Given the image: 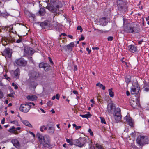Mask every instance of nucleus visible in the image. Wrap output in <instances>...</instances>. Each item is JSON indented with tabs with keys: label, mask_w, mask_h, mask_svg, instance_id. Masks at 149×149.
<instances>
[{
	"label": "nucleus",
	"mask_w": 149,
	"mask_h": 149,
	"mask_svg": "<svg viewBox=\"0 0 149 149\" xmlns=\"http://www.w3.org/2000/svg\"><path fill=\"white\" fill-rule=\"evenodd\" d=\"M45 1L48 4L46 8L52 12L55 13L53 17L54 18L57 14L59 8L62 7L61 2L58 0H45Z\"/></svg>",
	"instance_id": "1"
},
{
	"label": "nucleus",
	"mask_w": 149,
	"mask_h": 149,
	"mask_svg": "<svg viewBox=\"0 0 149 149\" xmlns=\"http://www.w3.org/2000/svg\"><path fill=\"white\" fill-rule=\"evenodd\" d=\"M107 111L111 114H113L116 123L119 122L121 119V110L119 108H116L115 104L113 103L109 104L107 107Z\"/></svg>",
	"instance_id": "2"
},
{
	"label": "nucleus",
	"mask_w": 149,
	"mask_h": 149,
	"mask_svg": "<svg viewBox=\"0 0 149 149\" xmlns=\"http://www.w3.org/2000/svg\"><path fill=\"white\" fill-rule=\"evenodd\" d=\"M40 144H42L45 147H49L51 146L50 140L49 136L47 135L42 136L40 134H37Z\"/></svg>",
	"instance_id": "3"
},
{
	"label": "nucleus",
	"mask_w": 149,
	"mask_h": 149,
	"mask_svg": "<svg viewBox=\"0 0 149 149\" xmlns=\"http://www.w3.org/2000/svg\"><path fill=\"white\" fill-rule=\"evenodd\" d=\"M124 29L126 32L132 33H137L140 30L139 26L136 24H128L127 26H124Z\"/></svg>",
	"instance_id": "4"
},
{
	"label": "nucleus",
	"mask_w": 149,
	"mask_h": 149,
	"mask_svg": "<svg viewBox=\"0 0 149 149\" xmlns=\"http://www.w3.org/2000/svg\"><path fill=\"white\" fill-rule=\"evenodd\" d=\"M140 88L139 85L136 82L133 83L132 86L131 88V93L132 94L136 95L137 97H139V92Z\"/></svg>",
	"instance_id": "5"
},
{
	"label": "nucleus",
	"mask_w": 149,
	"mask_h": 149,
	"mask_svg": "<svg viewBox=\"0 0 149 149\" xmlns=\"http://www.w3.org/2000/svg\"><path fill=\"white\" fill-rule=\"evenodd\" d=\"M15 65L20 67H24L27 64V61L23 58L16 59L14 62Z\"/></svg>",
	"instance_id": "6"
},
{
	"label": "nucleus",
	"mask_w": 149,
	"mask_h": 149,
	"mask_svg": "<svg viewBox=\"0 0 149 149\" xmlns=\"http://www.w3.org/2000/svg\"><path fill=\"white\" fill-rule=\"evenodd\" d=\"M87 141L85 138H81L77 139H76L74 141L75 145L79 147H82L86 143Z\"/></svg>",
	"instance_id": "7"
},
{
	"label": "nucleus",
	"mask_w": 149,
	"mask_h": 149,
	"mask_svg": "<svg viewBox=\"0 0 149 149\" xmlns=\"http://www.w3.org/2000/svg\"><path fill=\"white\" fill-rule=\"evenodd\" d=\"M136 141L137 143L141 146L146 143L148 139L146 136H140L137 138Z\"/></svg>",
	"instance_id": "8"
},
{
	"label": "nucleus",
	"mask_w": 149,
	"mask_h": 149,
	"mask_svg": "<svg viewBox=\"0 0 149 149\" xmlns=\"http://www.w3.org/2000/svg\"><path fill=\"white\" fill-rule=\"evenodd\" d=\"M31 107H33L29 104L28 103H26L25 104H22L20 105L19 109L20 110L24 113L28 112Z\"/></svg>",
	"instance_id": "9"
},
{
	"label": "nucleus",
	"mask_w": 149,
	"mask_h": 149,
	"mask_svg": "<svg viewBox=\"0 0 149 149\" xmlns=\"http://www.w3.org/2000/svg\"><path fill=\"white\" fill-rule=\"evenodd\" d=\"M117 6L118 9L120 10L125 11L127 10V6L126 5L125 3L122 1H117Z\"/></svg>",
	"instance_id": "10"
},
{
	"label": "nucleus",
	"mask_w": 149,
	"mask_h": 149,
	"mask_svg": "<svg viewBox=\"0 0 149 149\" xmlns=\"http://www.w3.org/2000/svg\"><path fill=\"white\" fill-rule=\"evenodd\" d=\"M130 102L131 105L134 108L139 107L140 106L139 100L137 98L135 100L132 99H131L130 101Z\"/></svg>",
	"instance_id": "11"
},
{
	"label": "nucleus",
	"mask_w": 149,
	"mask_h": 149,
	"mask_svg": "<svg viewBox=\"0 0 149 149\" xmlns=\"http://www.w3.org/2000/svg\"><path fill=\"white\" fill-rule=\"evenodd\" d=\"M24 51L25 53L28 55H32L34 52V50L33 49L28 47H24Z\"/></svg>",
	"instance_id": "12"
},
{
	"label": "nucleus",
	"mask_w": 149,
	"mask_h": 149,
	"mask_svg": "<svg viewBox=\"0 0 149 149\" xmlns=\"http://www.w3.org/2000/svg\"><path fill=\"white\" fill-rule=\"evenodd\" d=\"M30 77L32 79H36L39 77V74L34 71H32L29 74Z\"/></svg>",
	"instance_id": "13"
},
{
	"label": "nucleus",
	"mask_w": 149,
	"mask_h": 149,
	"mask_svg": "<svg viewBox=\"0 0 149 149\" xmlns=\"http://www.w3.org/2000/svg\"><path fill=\"white\" fill-rule=\"evenodd\" d=\"M40 26L43 28L45 29L47 27L51 26L50 22L48 21H45L40 24Z\"/></svg>",
	"instance_id": "14"
},
{
	"label": "nucleus",
	"mask_w": 149,
	"mask_h": 149,
	"mask_svg": "<svg viewBox=\"0 0 149 149\" xmlns=\"http://www.w3.org/2000/svg\"><path fill=\"white\" fill-rule=\"evenodd\" d=\"M3 54L6 57L10 58L11 56V53H10L9 48L6 49L3 51Z\"/></svg>",
	"instance_id": "15"
},
{
	"label": "nucleus",
	"mask_w": 149,
	"mask_h": 149,
	"mask_svg": "<svg viewBox=\"0 0 149 149\" xmlns=\"http://www.w3.org/2000/svg\"><path fill=\"white\" fill-rule=\"evenodd\" d=\"M37 97L33 95H30L26 97L27 99L29 100L34 101L37 99Z\"/></svg>",
	"instance_id": "16"
},
{
	"label": "nucleus",
	"mask_w": 149,
	"mask_h": 149,
	"mask_svg": "<svg viewBox=\"0 0 149 149\" xmlns=\"http://www.w3.org/2000/svg\"><path fill=\"white\" fill-rule=\"evenodd\" d=\"M11 142L13 145L16 148H19V147L20 146V143L17 139H13L12 140Z\"/></svg>",
	"instance_id": "17"
},
{
	"label": "nucleus",
	"mask_w": 149,
	"mask_h": 149,
	"mask_svg": "<svg viewBox=\"0 0 149 149\" xmlns=\"http://www.w3.org/2000/svg\"><path fill=\"white\" fill-rule=\"evenodd\" d=\"M125 119L130 126H133V122L130 117L126 116L125 117Z\"/></svg>",
	"instance_id": "18"
},
{
	"label": "nucleus",
	"mask_w": 149,
	"mask_h": 149,
	"mask_svg": "<svg viewBox=\"0 0 149 149\" xmlns=\"http://www.w3.org/2000/svg\"><path fill=\"white\" fill-rule=\"evenodd\" d=\"M99 22L100 24L102 25V26L106 25L107 23V22L106 21V18L105 17H103L100 19Z\"/></svg>",
	"instance_id": "19"
},
{
	"label": "nucleus",
	"mask_w": 149,
	"mask_h": 149,
	"mask_svg": "<svg viewBox=\"0 0 149 149\" xmlns=\"http://www.w3.org/2000/svg\"><path fill=\"white\" fill-rule=\"evenodd\" d=\"M129 50L133 53L135 52L136 50V47L134 45H131L128 46Z\"/></svg>",
	"instance_id": "20"
},
{
	"label": "nucleus",
	"mask_w": 149,
	"mask_h": 149,
	"mask_svg": "<svg viewBox=\"0 0 149 149\" xmlns=\"http://www.w3.org/2000/svg\"><path fill=\"white\" fill-rule=\"evenodd\" d=\"M39 13L40 16H43L45 13V10L44 8H40L39 11Z\"/></svg>",
	"instance_id": "21"
},
{
	"label": "nucleus",
	"mask_w": 149,
	"mask_h": 149,
	"mask_svg": "<svg viewBox=\"0 0 149 149\" xmlns=\"http://www.w3.org/2000/svg\"><path fill=\"white\" fill-rule=\"evenodd\" d=\"M20 73V70L19 69L17 68L14 72H13V74L16 77H18Z\"/></svg>",
	"instance_id": "22"
},
{
	"label": "nucleus",
	"mask_w": 149,
	"mask_h": 149,
	"mask_svg": "<svg viewBox=\"0 0 149 149\" xmlns=\"http://www.w3.org/2000/svg\"><path fill=\"white\" fill-rule=\"evenodd\" d=\"M131 76L129 75L127 76L125 79V81L126 82L127 85L131 82Z\"/></svg>",
	"instance_id": "23"
},
{
	"label": "nucleus",
	"mask_w": 149,
	"mask_h": 149,
	"mask_svg": "<svg viewBox=\"0 0 149 149\" xmlns=\"http://www.w3.org/2000/svg\"><path fill=\"white\" fill-rule=\"evenodd\" d=\"M80 116L83 118H86L87 119L91 117V115L89 112H88L85 115H80Z\"/></svg>",
	"instance_id": "24"
},
{
	"label": "nucleus",
	"mask_w": 149,
	"mask_h": 149,
	"mask_svg": "<svg viewBox=\"0 0 149 149\" xmlns=\"http://www.w3.org/2000/svg\"><path fill=\"white\" fill-rule=\"evenodd\" d=\"M22 123L26 126H27L30 128L32 127V125L27 120H23L22 121Z\"/></svg>",
	"instance_id": "25"
},
{
	"label": "nucleus",
	"mask_w": 149,
	"mask_h": 149,
	"mask_svg": "<svg viewBox=\"0 0 149 149\" xmlns=\"http://www.w3.org/2000/svg\"><path fill=\"white\" fill-rule=\"evenodd\" d=\"M144 86L145 87L144 90L146 92L149 91V83H145L144 84Z\"/></svg>",
	"instance_id": "26"
},
{
	"label": "nucleus",
	"mask_w": 149,
	"mask_h": 149,
	"mask_svg": "<svg viewBox=\"0 0 149 149\" xmlns=\"http://www.w3.org/2000/svg\"><path fill=\"white\" fill-rule=\"evenodd\" d=\"M48 132L49 133L53 134L54 132V129L52 127H49L48 129Z\"/></svg>",
	"instance_id": "27"
},
{
	"label": "nucleus",
	"mask_w": 149,
	"mask_h": 149,
	"mask_svg": "<svg viewBox=\"0 0 149 149\" xmlns=\"http://www.w3.org/2000/svg\"><path fill=\"white\" fill-rule=\"evenodd\" d=\"M109 94L110 97H114V94L113 92L112 91V88L109 89L108 90Z\"/></svg>",
	"instance_id": "28"
},
{
	"label": "nucleus",
	"mask_w": 149,
	"mask_h": 149,
	"mask_svg": "<svg viewBox=\"0 0 149 149\" xmlns=\"http://www.w3.org/2000/svg\"><path fill=\"white\" fill-rule=\"evenodd\" d=\"M96 85L97 86H99L100 88H102L103 90H105V86L103 85L102 84L100 83H97Z\"/></svg>",
	"instance_id": "29"
},
{
	"label": "nucleus",
	"mask_w": 149,
	"mask_h": 149,
	"mask_svg": "<svg viewBox=\"0 0 149 149\" xmlns=\"http://www.w3.org/2000/svg\"><path fill=\"white\" fill-rule=\"evenodd\" d=\"M66 141L67 143H69V144L70 145L72 146L74 144V142H72V139L70 140L68 139H66Z\"/></svg>",
	"instance_id": "30"
},
{
	"label": "nucleus",
	"mask_w": 149,
	"mask_h": 149,
	"mask_svg": "<svg viewBox=\"0 0 149 149\" xmlns=\"http://www.w3.org/2000/svg\"><path fill=\"white\" fill-rule=\"evenodd\" d=\"M8 131L10 133H14L15 134H17V132H15V130L12 129L11 128L9 129V130H8Z\"/></svg>",
	"instance_id": "31"
},
{
	"label": "nucleus",
	"mask_w": 149,
	"mask_h": 149,
	"mask_svg": "<svg viewBox=\"0 0 149 149\" xmlns=\"http://www.w3.org/2000/svg\"><path fill=\"white\" fill-rule=\"evenodd\" d=\"M96 147L97 148V149H104V148L102 146L99 145L97 144H96Z\"/></svg>",
	"instance_id": "32"
},
{
	"label": "nucleus",
	"mask_w": 149,
	"mask_h": 149,
	"mask_svg": "<svg viewBox=\"0 0 149 149\" xmlns=\"http://www.w3.org/2000/svg\"><path fill=\"white\" fill-rule=\"evenodd\" d=\"M43 69L46 71H48L49 69V67L48 66V64L46 63Z\"/></svg>",
	"instance_id": "33"
},
{
	"label": "nucleus",
	"mask_w": 149,
	"mask_h": 149,
	"mask_svg": "<svg viewBox=\"0 0 149 149\" xmlns=\"http://www.w3.org/2000/svg\"><path fill=\"white\" fill-rule=\"evenodd\" d=\"M46 63H44L43 62H42L39 64V67L40 68H44L45 65V64H46Z\"/></svg>",
	"instance_id": "34"
},
{
	"label": "nucleus",
	"mask_w": 149,
	"mask_h": 149,
	"mask_svg": "<svg viewBox=\"0 0 149 149\" xmlns=\"http://www.w3.org/2000/svg\"><path fill=\"white\" fill-rule=\"evenodd\" d=\"M100 119L101 122L102 123L106 124V122L105 120L103 117H100Z\"/></svg>",
	"instance_id": "35"
},
{
	"label": "nucleus",
	"mask_w": 149,
	"mask_h": 149,
	"mask_svg": "<svg viewBox=\"0 0 149 149\" xmlns=\"http://www.w3.org/2000/svg\"><path fill=\"white\" fill-rule=\"evenodd\" d=\"M10 123L15 124L16 126H19V125L18 122L17 120H14L10 122Z\"/></svg>",
	"instance_id": "36"
},
{
	"label": "nucleus",
	"mask_w": 149,
	"mask_h": 149,
	"mask_svg": "<svg viewBox=\"0 0 149 149\" xmlns=\"http://www.w3.org/2000/svg\"><path fill=\"white\" fill-rule=\"evenodd\" d=\"M66 47L68 50H72V47H71V46L70 45V44L66 46Z\"/></svg>",
	"instance_id": "37"
},
{
	"label": "nucleus",
	"mask_w": 149,
	"mask_h": 149,
	"mask_svg": "<svg viewBox=\"0 0 149 149\" xmlns=\"http://www.w3.org/2000/svg\"><path fill=\"white\" fill-rule=\"evenodd\" d=\"M4 97V94L3 93L0 89V99L3 98Z\"/></svg>",
	"instance_id": "38"
},
{
	"label": "nucleus",
	"mask_w": 149,
	"mask_h": 149,
	"mask_svg": "<svg viewBox=\"0 0 149 149\" xmlns=\"http://www.w3.org/2000/svg\"><path fill=\"white\" fill-rule=\"evenodd\" d=\"M12 86L14 87V88L15 89H17L18 88V87L17 85L15 84L14 83H12Z\"/></svg>",
	"instance_id": "39"
},
{
	"label": "nucleus",
	"mask_w": 149,
	"mask_h": 149,
	"mask_svg": "<svg viewBox=\"0 0 149 149\" xmlns=\"http://www.w3.org/2000/svg\"><path fill=\"white\" fill-rule=\"evenodd\" d=\"M88 132L90 133V135L92 136H93V132L90 129H89L88 130Z\"/></svg>",
	"instance_id": "40"
},
{
	"label": "nucleus",
	"mask_w": 149,
	"mask_h": 149,
	"mask_svg": "<svg viewBox=\"0 0 149 149\" xmlns=\"http://www.w3.org/2000/svg\"><path fill=\"white\" fill-rule=\"evenodd\" d=\"M77 30H80L81 32H82L83 31L81 27L80 26H79L77 27Z\"/></svg>",
	"instance_id": "41"
},
{
	"label": "nucleus",
	"mask_w": 149,
	"mask_h": 149,
	"mask_svg": "<svg viewBox=\"0 0 149 149\" xmlns=\"http://www.w3.org/2000/svg\"><path fill=\"white\" fill-rule=\"evenodd\" d=\"M89 149H95L94 146L92 144H90Z\"/></svg>",
	"instance_id": "42"
},
{
	"label": "nucleus",
	"mask_w": 149,
	"mask_h": 149,
	"mask_svg": "<svg viewBox=\"0 0 149 149\" xmlns=\"http://www.w3.org/2000/svg\"><path fill=\"white\" fill-rule=\"evenodd\" d=\"M4 77L8 81H9L10 79V77L7 76V75L6 74H5L4 75Z\"/></svg>",
	"instance_id": "43"
},
{
	"label": "nucleus",
	"mask_w": 149,
	"mask_h": 149,
	"mask_svg": "<svg viewBox=\"0 0 149 149\" xmlns=\"http://www.w3.org/2000/svg\"><path fill=\"white\" fill-rule=\"evenodd\" d=\"M107 39L108 41H112L113 40V37L112 36H110Z\"/></svg>",
	"instance_id": "44"
},
{
	"label": "nucleus",
	"mask_w": 149,
	"mask_h": 149,
	"mask_svg": "<svg viewBox=\"0 0 149 149\" xmlns=\"http://www.w3.org/2000/svg\"><path fill=\"white\" fill-rule=\"evenodd\" d=\"M84 39V37L83 36V35H81V37L79 39V41H82Z\"/></svg>",
	"instance_id": "45"
},
{
	"label": "nucleus",
	"mask_w": 149,
	"mask_h": 149,
	"mask_svg": "<svg viewBox=\"0 0 149 149\" xmlns=\"http://www.w3.org/2000/svg\"><path fill=\"white\" fill-rule=\"evenodd\" d=\"M47 104L49 106H51L52 105V103L50 101H49L47 102Z\"/></svg>",
	"instance_id": "46"
},
{
	"label": "nucleus",
	"mask_w": 149,
	"mask_h": 149,
	"mask_svg": "<svg viewBox=\"0 0 149 149\" xmlns=\"http://www.w3.org/2000/svg\"><path fill=\"white\" fill-rule=\"evenodd\" d=\"M22 42V39L19 38L17 40L16 42L17 43H19Z\"/></svg>",
	"instance_id": "47"
},
{
	"label": "nucleus",
	"mask_w": 149,
	"mask_h": 149,
	"mask_svg": "<svg viewBox=\"0 0 149 149\" xmlns=\"http://www.w3.org/2000/svg\"><path fill=\"white\" fill-rule=\"evenodd\" d=\"M44 127H45L44 125H43V126H41L40 128V131H41L42 132H43L44 131L43 129H44L43 128H44Z\"/></svg>",
	"instance_id": "48"
},
{
	"label": "nucleus",
	"mask_w": 149,
	"mask_h": 149,
	"mask_svg": "<svg viewBox=\"0 0 149 149\" xmlns=\"http://www.w3.org/2000/svg\"><path fill=\"white\" fill-rule=\"evenodd\" d=\"M55 97H56V98L58 100L59 99L60 96H59V95L58 94H56V95Z\"/></svg>",
	"instance_id": "49"
},
{
	"label": "nucleus",
	"mask_w": 149,
	"mask_h": 149,
	"mask_svg": "<svg viewBox=\"0 0 149 149\" xmlns=\"http://www.w3.org/2000/svg\"><path fill=\"white\" fill-rule=\"evenodd\" d=\"M72 47L74 46V42H72L69 44Z\"/></svg>",
	"instance_id": "50"
},
{
	"label": "nucleus",
	"mask_w": 149,
	"mask_h": 149,
	"mask_svg": "<svg viewBox=\"0 0 149 149\" xmlns=\"http://www.w3.org/2000/svg\"><path fill=\"white\" fill-rule=\"evenodd\" d=\"M5 119L4 118H3L2 120H1V123L2 124H3L5 123Z\"/></svg>",
	"instance_id": "51"
},
{
	"label": "nucleus",
	"mask_w": 149,
	"mask_h": 149,
	"mask_svg": "<svg viewBox=\"0 0 149 149\" xmlns=\"http://www.w3.org/2000/svg\"><path fill=\"white\" fill-rule=\"evenodd\" d=\"M86 50L87 51H88V54H89L91 52V50L89 49L88 48H86Z\"/></svg>",
	"instance_id": "52"
},
{
	"label": "nucleus",
	"mask_w": 149,
	"mask_h": 149,
	"mask_svg": "<svg viewBox=\"0 0 149 149\" xmlns=\"http://www.w3.org/2000/svg\"><path fill=\"white\" fill-rule=\"evenodd\" d=\"M48 58H49V61L50 62V63L52 64H53V62L51 58L50 57H49Z\"/></svg>",
	"instance_id": "53"
},
{
	"label": "nucleus",
	"mask_w": 149,
	"mask_h": 149,
	"mask_svg": "<svg viewBox=\"0 0 149 149\" xmlns=\"http://www.w3.org/2000/svg\"><path fill=\"white\" fill-rule=\"evenodd\" d=\"M62 36H66V34L65 33H62L59 36L60 37H61Z\"/></svg>",
	"instance_id": "54"
},
{
	"label": "nucleus",
	"mask_w": 149,
	"mask_h": 149,
	"mask_svg": "<svg viewBox=\"0 0 149 149\" xmlns=\"http://www.w3.org/2000/svg\"><path fill=\"white\" fill-rule=\"evenodd\" d=\"M92 49L93 50H98L99 49V48L98 47H93L92 48Z\"/></svg>",
	"instance_id": "55"
},
{
	"label": "nucleus",
	"mask_w": 149,
	"mask_h": 149,
	"mask_svg": "<svg viewBox=\"0 0 149 149\" xmlns=\"http://www.w3.org/2000/svg\"><path fill=\"white\" fill-rule=\"evenodd\" d=\"M74 71H77V65H74Z\"/></svg>",
	"instance_id": "56"
},
{
	"label": "nucleus",
	"mask_w": 149,
	"mask_h": 149,
	"mask_svg": "<svg viewBox=\"0 0 149 149\" xmlns=\"http://www.w3.org/2000/svg\"><path fill=\"white\" fill-rule=\"evenodd\" d=\"M29 133H30V134H31V135H32L34 137H35V134H33V133L32 132H30V131H29Z\"/></svg>",
	"instance_id": "57"
},
{
	"label": "nucleus",
	"mask_w": 149,
	"mask_h": 149,
	"mask_svg": "<svg viewBox=\"0 0 149 149\" xmlns=\"http://www.w3.org/2000/svg\"><path fill=\"white\" fill-rule=\"evenodd\" d=\"M81 128V126H76L75 127V129L76 130H78Z\"/></svg>",
	"instance_id": "58"
},
{
	"label": "nucleus",
	"mask_w": 149,
	"mask_h": 149,
	"mask_svg": "<svg viewBox=\"0 0 149 149\" xmlns=\"http://www.w3.org/2000/svg\"><path fill=\"white\" fill-rule=\"evenodd\" d=\"M29 103V104H32L33 105V106H32L31 105V107H33V108H34V106L35 105V104L34 103H33V102H30V103Z\"/></svg>",
	"instance_id": "59"
},
{
	"label": "nucleus",
	"mask_w": 149,
	"mask_h": 149,
	"mask_svg": "<svg viewBox=\"0 0 149 149\" xmlns=\"http://www.w3.org/2000/svg\"><path fill=\"white\" fill-rule=\"evenodd\" d=\"M73 93L75 94H78V92L74 90L73 91Z\"/></svg>",
	"instance_id": "60"
},
{
	"label": "nucleus",
	"mask_w": 149,
	"mask_h": 149,
	"mask_svg": "<svg viewBox=\"0 0 149 149\" xmlns=\"http://www.w3.org/2000/svg\"><path fill=\"white\" fill-rule=\"evenodd\" d=\"M68 37L72 39L73 38V36H72L70 35H68Z\"/></svg>",
	"instance_id": "61"
},
{
	"label": "nucleus",
	"mask_w": 149,
	"mask_h": 149,
	"mask_svg": "<svg viewBox=\"0 0 149 149\" xmlns=\"http://www.w3.org/2000/svg\"><path fill=\"white\" fill-rule=\"evenodd\" d=\"M40 109L42 113H45V110H44L43 109H42L40 108Z\"/></svg>",
	"instance_id": "62"
},
{
	"label": "nucleus",
	"mask_w": 149,
	"mask_h": 149,
	"mask_svg": "<svg viewBox=\"0 0 149 149\" xmlns=\"http://www.w3.org/2000/svg\"><path fill=\"white\" fill-rule=\"evenodd\" d=\"M126 95L127 96H129L130 95V93L128 91H126Z\"/></svg>",
	"instance_id": "63"
},
{
	"label": "nucleus",
	"mask_w": 149,
	"mask_h": 149,
	"mask_svg": "<svg viewBox=\"0 0 149 149\" xmlns=\"http://www.w3.org/2000/svg\"><path fill=\"white\" fill-rule=\"evenodd\" d=\"M51 111L52 112V113H55L54 110L53 109H52Z\"/></svg>",
	"instance_id": "64"
}]
</instances>
